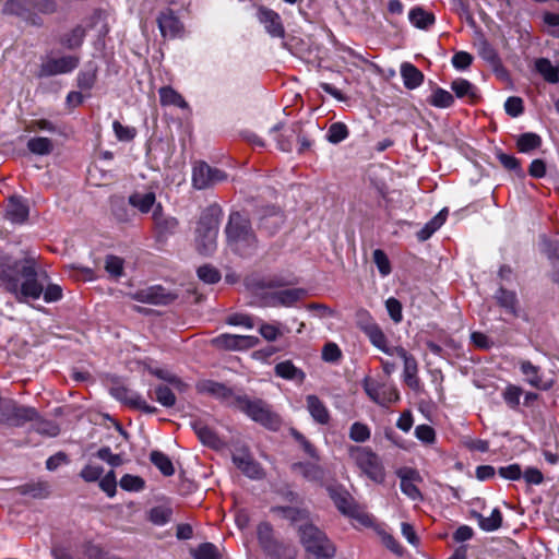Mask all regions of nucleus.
Here are the masks:
<instances>
[{"instance_id": "nucleus-1", "label": "nucleus", "mask_w": 559, "mask_h": 559, "mask_svg": "<svg viewBox=\"0 0 559 559\" xmlns=\"http://www.w3.org/2000/svg\"><path fill=\"white\" fill-rule=\"evenodd\" d=\"M0 287L12 294L19 302L38 299L44 294L46 302L62 298V288L57 284L44 285L38 280L34 259L0 262Z\"/></svg>"}, {"instance_id": "nucleus-2", "label": "nucleus", "mask_w": 559, "mask_h": 559, "mask_svg": "<svg viewBox=\"0 0 559 559\" xmlns=\"http://www.w3.org/2000/svg\"><path fill=\"white\" fill-rule=\"evenodd\" d=\"M229 247L241 255L251 254L258 248V238L249 217L241 212H231L225 227Z\"/></svg>"}, {"instance_id": "nucleus-3", "label": "nucleus", "mask_w": 559, "mask_h": 559, "mask_svg": "<svg viewBox=\"0 0 559 559\" xmlns=\"http://www.w3.org/2000/svg\"><path fill=\"white\" fill-rule=\"evenodd\" d=\"M222 216L223 211L216 204L210 205L201 213L195 230L197 250L201 254L210 255L216 250Z\"/></svg>"}, {"instance_id": "nucleus-4", "label": "nucleus", "mask_w": 559, "mask_h": 559, "mask_svg": "<svg viewBox=\"0 0 559 559\" xmlns=\"http://www.w3.org/2000/svg\"><path fill=\"white\" fill-rule=\"evenodd\" d=\"M234 408L267 429L277 430L281 427L282 419L280 415L273 412L271 405L262 399L250 397L240 392Z\"/></svg>"}, {"instance_id": "nucleus-5", "label": "nucleus", "mask_w": 559, "mask_h": 559, "mask_svg": "<svg viewBox=\"0 0 559 559\" xmlns=\"http://www.w3.org/2000/svg\"><path fill=\"white\" fill-rule=\"evenodd\" d=\"M348 455L353 463L366 476L376 484L385 480V468L380 456L369 447L350 445Z\"/></svg>"}, {"instance_id": "nucleus-6", "label": "nucleus", "mask_w": 559, "mask_h": 559, "mask_svg": "<svg viewBox=\"0 0 559 559\" xmlns=\"http://www.w3.org/2000/svg\"><path fill=\"white\" fill-rule=\"evenodd\" d=\"M300 540L305 549L318 559H331L336 548L324 532L313 524L307 523L299 527Z\"/></svg>"}, {"instance_id": "nucleus-7", "label": "nucleus", "mask_w": 559, "mask_h": 559, "mask_svg": "<svg viewBox=\"0 0 559 559\" xmlns=\"http://www.w3.org/2000/svg\"><path fill=\"white\" fill-rule=\"evenodd\" d=\"M328 491L342 514L357 520L365 526L372 524L371 516L357 504L353 496L343 486H331Z\"/></svg>"}, {"instance_id": "nucleus-8", "label": "nucleus", "mask_w": 559, "mask_h": 559, "mask_svg": "<svg viewBox=\"0 0 559 559\" xmlns=\"http://www.w3.org/2000/svg\"><path fill=\"white\" fill-rule=\"evenodd\" d=\"M39 417L35 407L19 405L12 400L3 401L0 409V424L12 427H22L26 423Z\"/></svg>"}, {"instance_id": "nucleus-9", "label": "nucleus", "mask_w": 559, "mask_h": 559, "mask_svg": "<svg viewBox=\"0 0 559 559\" xmlns=\"http://www.w3.org/2000/svg\"><path fill=\"white\" fill-rule=\"evenodd\" d=\"M227 179V174L218 168L211 167L205 162H198L192 170L193 187L202 190L213 187Z\"/></svg>"}, {"instance_id": "nucleus-10", "label": "nucleus", "mask_w": 559, "mask_h": 559, "mask_svg": "<svg viewBox=\"0 0 559 559\" xmlns=\"http://www.w3.org/2000/svg\"><path fill=\"white\" fill-rule=\"evenodd\" d=\"M235 466L241 471L243 475L251 479H262L265 472L261 464L255 461L247 448L236 449L231 454Z\"/></svg>"}, {"instance_id": "nucleus-11", "label": "nucleus", "mask_w": 559, "mask_h": 559, "mask_svg": "<svg viewBox=\"0 0 559 559\" xmlns=\"http://www.w3.org/2000/svg\"><path fill=\"white\" fill-rule=\"evenodd\" d=\"M80 58L76 56H63L60 58H48L39 68V78L53 76L72 72L78 68Z\"/></svg>"}, {"instance_id": "nucleus-12", "label": "nucleus", "mask_w": 559, "mask_h": 559, "mask_svg": "<svg viewBox=\"0 0 559 559\" xmlns=\"http://www.w3.org/2000/svg\"><path fill=\"white\" fill-rule=\"evenodd\" d=\"M364 389L367 395L377 404L383 407H389L392 403L400 400V393L395 386L377 383L374 381L366 380Z\"/></svg>"}, {"instance_id": "nucleus-13", "label": "nucleus", "mask_w": 559, "mask_h": 559, "mask_svg": "<svg viewBox=\"0 0 559 559\" xmlns=\"http://www.w3.org/2000/svg\"><path fill=\"white\" fill-rule=\"evenodd\" d=\"M197 389L201 393H205L212 395L219 400L223 404L229 407H234L236 404V400L239 396L241 391H235L223 383L213 381V380H204L197 384Z\"/></svg>"}, {"instance_id": "nucleus-14", "label": "nucleus", "mask_w": 559, "mask_h": 559, "mask_svg": "<svg viewBox=\"0 0 559 559\" xmlns=\"http://www.w3.org/2000/svg\"><path fill=\"white\" fill-rule=\"evenodd\" d=\"M132 300L155 306L168 305L175 299V295L167 292L160 285L138 289L128 295Z\"/></svg>"}, {"instance_id": "nucleus-15", "label": "nucleus", "mask_w": 559, "mask_h": 559, "mask_svg": "<svg viewBox=\"0 0 559 559\" xmlns=\"http://www.w3.org/2000/svg\"><path fill=\"white\" fill-rule=\"evenodd\" d=\"M260 340L252 335L221 334L212 340L217 348L229 350H245L255 347Z\"/></svg>"}, {"instance_id": "nucleus-16", "label": "nucleus", "mask_w": 559, "mask_h": 559, "mask_svg": "<svg viewBox=\"0 0 559 559\" xmlns=\"http://www.w3.org/2000/svg\"><path fill=\"white\" fill-rule=\"evenodd\" d=\"M153 228L158 240L174 235L179 226L176 217L166 215L163 205L157 203L152 213Z\"/></svg>"}, {"instance_id": "nucleus-17", "label": "nucleus", "mask_w": 559, "mask_h": 559, "mask_svg": "<svg viewBox=\"0 0 559 559\" xmlns=\"http://www.w3.org/2000/svg\"><path fill=\"white\" fill-rule=\"evenodd\" d=\"M111 394L120 402L129 405L134 409L142 411L145 414H155L157 412V408L147 404L139 393L123 385L112 388Z\"/></svg>"}, {"instance_id": "nucleus-18", "label": "nucleus", "mask_w": 559, "mask_h": 559, "mask_svg": "<svg viewBox=\"0 0 559 559\" xmlns=\"http://www.w3.org/2000/svg\"><path fill=\"white\" fill-rule=\"evenodd\" d=\"M257 17L261 24H263L266 33L275 38L285 37V27L283 25L281 15L264 5L258 8Z\"/></svg>"}, {"instance_id": "nucleus-19", "label": "nucleus", "mask_w": 559, "mask_h": 559, "mask_svg": "<svg viewBox=\"0 0 559 559\" xmlns=\"http://www.w3.org/2000/svg\"><path fill=\"white\" fill-rule=\"evenodd\" d=\"M157 24L162 36L165 38H176L183 33V24L171 9H165L159 12Z\"/></svg>"}, {"instance_id": "nucleus-20", "label": "nucleus", "mask_w": 559, "mask_h": 559, "mask_svg": "<svg viewBox=\"0 0 559 559\" xmlns=\"http://www.w3.org/2000/svg\"><path fill=\"white\" fill-rule=\"evenodd\" d=\"M29 207L25 199L11 195L5 205L4 217L12 224H23L27 221Z\"/></svg>"}, {"instance_id": "nucleus-21", "label": "nucleus", "mask_w": 559, "mask_h": 559, "mask_svg": "<svg viewBox=\"0 0 559 559\" xmlns=\"http://www.w3.org/2000/svg\"><path fill=\"white\" fill-rule=\"evenodd\" d=\"M396 474L401 479L402 492L412 500H421L423 495L416 486V483L421 480L419 473L414 468H401Z\"/></svg>"}, {"instance_id": "nucleus-22", "label": "nucleus", "mask_w": 559, "mask_h": 559, "mask_svg": "<svg viewBox=\"0 0 559 559\" xmlns=\"http://www.w3.org/2000/svg\"><path fill=\"white\" fill-rule=\"evenodd\" d=\"M307 295L304 288H288L275 292L265 298V305L270 307H292Z\"/></svg>"}, {"instance_id": "nucleus-23", "label": "nucleus", "mask_w": 559, "mask_h": 559, "mask_svg": "<svg viewBox=\"0 0 559 559\" xmlns=\"http://www.w3.org/2000/svg\"><path fill=\"white\" fill-rule=\"evenodd\" d=\"M520 370L531 386L543 391H547L552 386L551 382L543 380L540 367L533 365L530 360L520 361Z\"/></svg>"}, {"instance_id": "nucleus-24", "label": "nucleus", "mask_w": 559, "mask_h": 559, "mask_svg": "<svg viewBox=\"0 0 559 559\" xmlns=\"http://www.w3.org/2000/svg\"><path fill=\"white\" fill-rule=\"evenodd\" d=\"M477 51L479 57L486 61L495 72L497 73H506V70L502 66L501 58L497 51V49L484 37H481L477 43Z\"/></svg>"}, {"instance_id": "nucleus-25", "label": "nucleus", "mask_w": 559, "mask_h": 559, "mask_svg": "<svg viewBox=\"0 0 559 559\" xmlns=\"http://www.w3.org/2000/svg\"><path fill=\"white\" fill-rule=\"evenodd\" d=\"M306 407L312 419L319 425H328L331 420L325 403L314 394L306 396Z\"/></svg>"}, {"instance_id": "nucleus-26", "label": "nucleus", "mask_w": 559, "mask_h": 559, "mask_svg": "<svg viewBox=\"0 0 559 559\" xmlns=\"http://www.w3.org/2000/svg\"><path fill=\"white\" fill-rule=\"evenodd\" d=\"M129 204L136 209L141 214H147L154 211L156 206V195L154 192H133L128 198Z\"/></svg>"}, {"instance_id": "nucleus-27", "label": "nucleus", "mask_w": 559, "mask_h": 559, "mask_svg": "<svg viewBox=\"0 0 559 559\" xmlns=\"http://www.w3.org/2000/svg\"><path fill=\"white\" fill-rule=\"evenodd\" d=\"M284 221V215L278 209L270 207L260 217L259 226L270 235H274L283 226Z\"/></svg>"}, {"instance_id": "nucleus-28", "label": "nucleus", "mask_w": 559, "mask_h": 559, "mask_svg": "<svg viewBox=\"0 0 559 559\" xmlns=\"http://www.w3.org/2000/svg\"><path fill=\"white\" fill-rule=\"evenodd\" d=\"M275 374L282 379L295 381L301 384L306 379V373L297 368L290 360L281 361L274 367Z\"/></svg>"}, {"instance_id": "nucleus-29", "label": "nucleus", "mask_w": 559, "mask_h": 559, "mask_svg": "<svg viewBox=\"0 0 559 559\" xmlns=\"http://www.w3.org/2000/svg\"><path fill=\"white\" fill-rule=\"evenodd\" d=\"M191 427L199 440L211 448H216L219 444V439L217 435L201 419H195L191 421Z\"/></svg>"}, {"instance_id": "nucleus-30", "label": "nucleus", "mask_w": 559, "mask_h": 559, "mask_svg": "<svg viewBox=\"0 0 559 559\" xmlns=\"http://www.w3.org/2000/svg\"><path fill=\"white\" fill-rule=\"evenodd\" d=\"M408 20L412 25L420 29H428L436 22L435 14L426 11L421 7L413 8L408 13Z\"/></svg>"}, {"instance_id": "nucleus-31", "label": "nucleus", "mask_w": 559, "mask_h": 559, "mask_svg": "<svg viewBox=\"0 0 559 559\" xmlns=\"http://www.w3.org/2000/svg\"><path fill=\"white\" fill-rule=\"evenodd\" d=\"M401 75L405 87L408 90L417 88L424 82L423 72L408 62L401 66Z\"/></svg>"}, {"instance_id": "nucleus-32", "label": "nucleus", "mask_w": 559, "mask_h": 559, "mask_svg": "<svg viewBox=\"0 0 559 559\" xmlns=\"http://www.w3.org/2000/svg\"><path fill=\"white\" fill-rule=\"evenodd\" d=\"M364 333L368 336L369 341L373 346L380 350H384L388 346V338L381 328L373 321H369L361 326Z\"/></svg>"}, {"instance_id": "nucleus-33", "label": "nucleus", "mask_w": 559, "mask_h": 559, "mask_svg": "<svg viewBox=\"0 0 559 559\" xmlns=\"http://www.w3.org/2000/svg\"><path fill=\"white\" fill-rule=\"evenodd\" d=\"M404 382L405 384L415 392H418L421 388V382L418 377V364L416 358H408L407 361L404 362V371H403Z\"/></svg>"}, {"instance_id": "nucleus-34", "label": "nucleus", "mask_w": 559, "mask_h": 559, "mask_svg": "<svg viewBox=\"0 0 559 559\" xmlns=\"http://www.w3.org/2000/svg\"><path fill=\"white\" fill-rule=\"evenodd\" d=\"M535 70L548 83L555 84L559 82V67H555L547 58H538L535 60Z\"/></svg>"}, {"instance_id": "nucleus-35", "label": "nucleus", "mask_w": 559, "mask_h": 559, "mask_svg": "<svg viewBox=\"0 0 559 559\" xmlns=\"http://www.w3.org/2000/svg\"><path fill=\"white\" fill-rule=\"evenodd\" d=\"M495 298L500 307H502L507 312L518 316V297L515 292L508 290L503 287H500Z\"/></svg>"}, {"instance_id": "nucleus-36", "label": "nucleus", "mask_w": 559, "mask_h": 559, "mask_svg": "<svg viewBox=\"0 0 559 559\" xmlns=\"http://www.w3.org/2000/svg\"><path fill=\"white\" fill-rule=\"evenodd\" d=\"M159 102L162 106H177L188 108V103L183 97L170 86H163L158 90Z\"/></svg>"}, {"instance_id": "nucleus-37", "label": "nucleus", "mask_w": 559, "mask_h": 559, "mask_svg": "<svg viewBox=\"0 0 559 559\" xmlns=\"http://www.w3.org/2000/svg\"><path fill=\"white\" fill-rule=\"evenodd\" d=\"M293 469L300 473L307 480L321 483L324 478V471L314 463H296Z\"/></svg>"}, {"instance_id": "nucleus-38", "label": "nucleus", "mask_w": 559, "mask_h": 559, "mask_svg": "<svg viewBox=\"0 0 559 559\" xmlns=\"http://www.w3.org/2000/svg\"><path fill=\"white\" fill-rule=\"evenodd\" d=\"M451 88L459 98H468L472 103L478 99L477 88L465 79H456L451 83Z\"/></svg>"}, {"instance_id": "nucleus-39", "label": "nucleus", "mask_w": 559, "mask_h": 559, "mask_svg": "<svg viewBox=\"0 0 559 559\" xmlns=\"http://www.w3.org/2000/svg\"><path fill=\"white\" fill-rule=\"evenodd\" d=\"M448 212L442 210L433 218H431L418 233L417 238L420 241L429 239L445 222Z\"/></svg>"}, {"instance_id": "nucleus-40", "label": "nucleus", "mask_w": 559, "mask_h": 559, "mask_svg": "<svg viewBox=\"0 0 559 559\" xmlns=\"http://www.w3.org/2000/svg\"><path fill=\"white\" fill-rule=\"evenodd\" d=\"M86 31L82 25H76L60 38L61 45L69 49L79 48L85 38Z\"/></svg>"}, {"instance_id": "nucleus-41", "label": "nucleus", "mask_w": 559, "mask_h": 559, "mask_svg": "<svg viewBox=\"0 0 559 559\" xmlns=\"http://www.w3.org/2000/svg\"><path fill=\"white\" fill-rule=\"evenodd\" d=\"M150 460L164 476H173L175 474V467L171 460L160 451H152Z\"/></svg>"}, {"instance_id": "nucleus-42", "label": "nucleus", "mask_w": 559, "mask_h": 559, "mask_svg": "<svg viewBox=\"0 0 559 559\" xmlns=\"http://www.w3.org/2000/svg\"><path fill=\"white\" fill-rule=\"evenodd\" d=\"M542 145V138L533 132H526L519 136L516 148L521 153H530Z\"/></svg>"}, {"instance_id": "nucleus-43", "label": "nucleus", "mask_w": 559, "mask_h": 559, "mask_svg": "<svg viewBox=\"0 0 559 559\" xmlns=\"http://www.w3.org/2000/svg\"><path fill=\"white\" fill-rule=\"evenodd\" d=\"M522 394H523V389L521 386L512 384V383H509L501 392V396H502L504 403L512 411H519L520 399H521Z\"/></svg>"}, {"instance_id": "nucleus-44", "label": "nucleus", "mask_w": 559, "mask_h": 559, "mask_svg": "<svg viewBox=\"0 0 559 559\" xmlns=\"http://www.w3.org/2000/svg\"><path fill=\"white\" fill-rule=\"evenodd\" d=\"M27 148L29 152L36 155H48L53 150V143L48 138H32L27 142Z\"/></svg>"}, {"instance_id": "nucleus-45", "label": "nucleus", "mask_w": 559, "mask_h": 559, "mask_svg": "<svg viewBox=\"0 0 559 559\" xmlns=\"http://www.w3.org/2000/svg\"><path fill=\"white\" fill-rule=\"evenodd\" d=\"M258 539L264 551L266 549H273L274 544L277 543V540L273 537V528L272 525L267 522H262L258 525L257 530Z\"/></svg>"}, {"instance_id": "nucleus-46", "label": "nucleus", "mask_w": 559, "mask_h": 559, "mask_svg": "<svg viewBox=\"0 0 559 559\" xmlns=\"http://www.w3.org/2000/svg\"><path fill=\"white\" fill-rule=\"evenodd\" d=\"M124 260L118 255L108 254L105 258V270L112 278H119L123 275Z\"/></svg>"}, {"instance_id": "nucleus-47", "label": "nucleus", "mask_w": 559, "mask_h": 559, "mask_svg": "<svg viewBox=\"0 0 559 559\" xmlns=\"http://www.w3.org/2000/svg\"><path fill=\"white\" fill-rule=\"evenodd\" d=\"M349 135L348 128L343 122H334L332 123L326 132V140L330 143L338 144L342 141L346 140Z\"/></svg>"}, {"instance_id": "nucleus-48", "label": "nucleus", "mask_w": 559, "mask_h": 559, "mask_svg": "<svg viewBox=\"0 0 559 559\" xmlns=\"http://www.w3.org/2000/svg\"><path fill=\"white\" fill-rule=\"evenodd\" d=\"M429 103L438 108H449L453 105L454 97L450 92L438 87L430 96Z\"/></svg>"}, {"instance_id": "nucleus-49", "label": "nucleus", "mask_w": 559, "mask_h": 559, "mask_svg": "<svg viewBox=\"0 0 559 559\" xmlns=\"http://www.w3.org/2000/svg\"><path fill=\"white\" fill-rule=\"evenodd\" d=\"M173 511L170 508L158 506L154 507L148 512V520L157 526L165 525L171 519Z\"/></svg>"}, {"instance_id": "nucleus-50", "label": "nucleus", "mask_w": 559, "mask_h": 559, "mask_svg": "<svg viewBox=\"0 0 559 559\" xmlns=\"http://www.w3.org/2000/svg\"><path fill=\"white\" fill-rule=\"evenodd\" d=\"M273 512L292 522H298L308 518L307 511L294 507H276Z\"/></svg>"}, {"instance_id": "nucleus-51", "label": "nucleus", "mask_w": 559, "mask_h": 559, "mask_svg": "<svg viewBox=\"0 0 559 559\" xmlns=\"http://www.w3.org/2000/svg\"><path fill=\"white\" fill-rule=\"evenodd\" d=\"M452 10L464 20L468 25L475 26L476 22L471 11L469 4L465 0H452Z\"/></svg>"}, {"instance_id": "nucleus-52", "label": "nucleus", "mask_w": 559, "mask_h": 559, "mask_svg": "<svg viewBox=\"0 0 559 559\" xmlns=\"http://www.w3.org/2000/svg\"><path fill=\"white\" fill-rule=\"evenodd\" d=\"M194 559H222L218 548L212 543H203L192 552Z\"/></svg>"}, {"instance_id": "nucleus-53", "label": "nucleus", "mask_w": 559, "mask_h": 559, "mask_svg": "<svg viewBox=\"0 0 559 559\" xmlns=\"http://www.w3.org/2000/svg\"><path fill=\"white\" fill-rule=\"evenodd\" d=\"M265 552L273 559H295L296 550L293 546L283 543L274 544L273 549H266Z\"/></svg>"}, {"instance_id": "nucleus-54", "label": "nucleus", "mask_w": 559, "mask_h": 559, "mask_svg": "<svg viewBox=\"0 0 559 559\" xmlns=\"http://www.w3.org/2000/svg\"><path fill=\"white\" fill-rule=\"evenodd\" d=\"M81 548L84 559H106L108 557L103 547L92 540H85Z\"/></svg>"}, {"instance_id": "nucleus-55", "label": "nucleus", "mask_w": 559, "mask_h": 559, "mask_svg": "<svg viewBox=\"0 0 559 559\" xmlns=\"http://www.w3.org/2000/svg\"><path fill=\"white\" fill-rule=\"evenodd\" d=\"M119 484L120 487L126 491L139 492L145 487V481L142 477L131 474L123 475Z\"/></svg>"}, {"instance_id": "nucleus-56", "label": "nucleus", "mask_w": 559, "mask_h": 559, "mask_svg": "<svg viewBox=\"0 0 559 559\" xmlns=\"http://www.w3.org/2000/svg\"><path fill=\"white\" fill-rule=\"evenodd\" d=\"M502 525V513L499 509H493L490 516H484L480 528L485 532H493L500 528Z\"/></svg>"}, {"instance_id": "nucleus-57", "label": "nucleus", "mask_w": 559, "mask_h": 559, "mask_svg": "<svg viewBox=\"0 0 559 559\" xmlns=\"http://www.w3.org/2000/svg\"><path fill=\"white\" fill-rule=\"evenodd\" d=\"M370 436V429L366 424L356 421L349 428V438L355 442H365Z\"/></svg>"}, {"instance_id": "nucleus-58", "label": "nucleus", "mask_w": 559, "mask_h": 559, "mask_svg": "<svg viewBox=\"0 0 559 559\" xmlns=\"http://www.w3.org/2000/svg\"><path fill=\"white\" fill-rule=\"evenodd\" d=\"M20 492L23 495H29L33 498H44L48 496V485L47 483H35V484H25L20 487Z\"/></svg>"}, {"instance_id": "nucleus-59", "label": "nucleus", "mask_w": 559, "mask_h": 559, "mask_svg": "<svg viewBox=\"0 0 559 559\" xmlns=\"http://www.w3.org/2000/svg\"><path fill=\"white\" fill-rule=\"evenodd\" d=\"M156 401L165 407H171L176 403L174 392L166 385H158L154 390Z\"/></svg>"}, {"instance_id": "nucleus-60", "label": "nucleus", "mask_w": 559, "mask_h": 559, "mask_svg": "<svg viewBox=\"0 0 559 559\" xmlns=\"http://www.w3.org/2000/svg\"><path fill=\"white\" fill-rule=\"evenodd\" d=\"M34 429L36 432L48 436V437H56L59 435V427L57 424L50 420H43L39 419V417L34 420Z\"/></svg>"}, {"instance_id": "nucleus-61", "label": "nucleus", "mask_w": 559, "mask_h": 559, "mask_svg": "<svg viewBox=\"0 0 559 559\" xmlns=\"http://www.w3.org/2000/svg\"><path fill=\"white\" fill-rule=\"evenodd\" d=\"M26 4L43 14H53L58 11L55 0H25Z\"/></svg>"}, {"instance_id": "nucleus-62", "label": "nucleus", "mask_w": 559, "mask_h": 559, "mask_svg": "<svg viewBox=\"0 0 559 559\" xmlns=\"http://www.w3.org/2000/svg\"><path fill=\"white\" fill-rule=\"evenodd\" d=\"M198 276L206 284H215L221 280V273L211 265H202L198 269Z\"/></svg>"}, {"instance_id": "nucleus-63", "label": "nucleus", "mask_w": 559, "mask_h": 559, "mask_svg": "<svg viewBox=\"0 0 559 559\" xmlns=\"http://www.w3.org/2000/svg\"><path fill=\"white\" fill-rule=\"evenodd\" d=\"M99 480L100 489L107 493L108 497H114L117 491V480L116 474L114 471H109L104 477Z\"/></svg>"}, {"instance_id": "nucleus-64", "label": "nucleus", "mask_w": 559, "mask_h": 559, "mask_svg": "<svg viewBox=\"0 0 559 559\" xmlns=\"http://www.w3.org/2000/svg\"><path fill=\"white\" fill-rule=\"evenodd\" d=\"M415 437L424 443L432 444L436 441V431L429 425H418L415 428Z\"/></svg>"}]
</instances>
